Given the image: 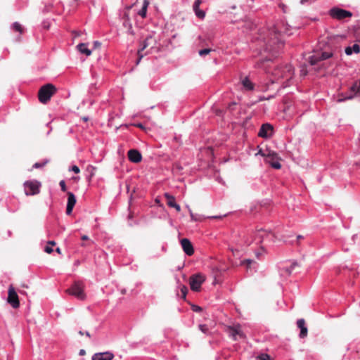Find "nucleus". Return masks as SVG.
Instances as JSON below:
<instances>
[{"label":"nucleus","mask_w":360,"mask_h":360,"mask_svg":"<svg viewBox=\"0 0 360 360\" xmlns=\"http://www.w3.org/2000/svg\"><path fill=\"white\" fill-rule=\"evenodd\" d=\"M82 120L84 121V122H86L89 120V117H82Z\"/></svg>","instance_id":"obj_52"},{"label":"nucleus","mask_w":360,"mask_h":360,"mask_svg":"<svg viewBox=\"0 0 360 360\" xmlns=\"http://www.w3.org/2000/svg\"><path fill=\"white\" fill-rule=\"evenodd\" d=\"M56 244L55 241L53 240H50L48 242V245H54Z\"/></svg>","instance_id":"obj_50"},{"label":"nucleus","mask_w":360,"mask_h":360,"mask_svg":"<svg viewBox=\"0 0 360 360\" xmlns=\"http://www.w3.org/2000/svg\"><path fill=\"white\" fill-rule=\"evenodd\" d=\"M303 238L302 236H300V235L297 236V239H300V238Z\"/></svg>","instance_id":"obj_55"},{"label":"nucleus","mask_w":360,"mask_h":360,"mask_svg":"<svg viewBox=\"0 0 360 360\" xmlns=\"http://www.w3.org/2000/svg\"><path fill=\"white\" fill-rule=\"evenodd\" d=\"M57 91L56 86L51 84H46L42 86L38 92V98L41 103H46Z\"/></svg>","instance_id":"obj_2"},{"label":"nucleus","mask_w":360,"mask_h":360,"mask_svg":"<svg viewBox=\"0 0 360 360\" xmlns=\"http://www.w3.org/2000/svg\"><path fill=\"white\" fill-rule=\"evenodd\" d=\"M49 162L48 160H44L42 162H36L33 165L32 167L34 169H39L44 167Z\"/></svg>","instance_id":"obj_34"},{"label":"nucleus","mask_w":360,"mask_h":360,"mask_svg":"<svg viewBox=\"0 0 360 360\" xmlns=\"http://www.w3.org/2000/svg\"><path fill=\"white\" fill-rule=\"evenodd\" d=\"M332 56H333V53L331 52H327V51L317 52L309 58V61L311 65H314L317 64L320 61L325 60H327V59L331 58Z\"/></svg>","instance_id":"obj_10"},{"label":"nucleus","mask_w":360,"mask_h":360,"mask_svg":"<svg viewBox=\"0 0 360 360\" xmlns=\"http://www.w3.org/2000/svg\"><path fill=\"white\" fill-rule=\"evenodd\" d=\"M121 20L124 21V20H130L129 14L127 11H123L121 15Z\"/></svg>","instance_id":"obj_37"},{"label":"nucleus","mask_w":360,"mask_h":360,"mask_svg":"<svg viewBox=\"0 0 360 360\" xmlns=\"http://www.w3.org/2000/svg\"><path fill=\"white\" fill-rule=\"evenodd\" d=\"M297 326L300 328V332L299 334L300 338H304L307 336L308 329L303 319H300L297 321Z\"/></svg>","instance_id":"obj_19"},{"label":"nucleus","mask_w":360,"mask_h":360,"mask_svg":"<svg viewBox=\"0 0 360 360\" xmlns=\"http://www.w3.org/2000/svg\"><path fill=\"white\" fill-rule=\"evenodd\" d=\"M122 25L127 29V32L129 34L134 35V31L132 27L131 20H124L122 21Z\"/></svg>","instance_id":"obj_26"},{"label":"nucleus","mask_w":360,"mask_h":360,"mask_svg":"<svg viewBox=\"0 0 360 360\" xmlns=\"http://www.w3.org/2000/svg\"><path fill=\"white\" fill-rule=\"evenodd\" d=\"M77 200L75 194L72 192H68V202L66 207V214H71L72 210L76 204Z\"/></svg>","instance_id":"obj_16"},{"label":"nucleus","mask_w":360,"mask_h":360,"mask_svg":"<svg viewBox=\"0 0 360 360\" xmlns=\"http://www.w3.org/2000/svg\"><path fill=\"white\" fill-rule=\"evenodd\" d=\"M360 92V79L359 81H356L349 88V94H341L338 98V102H343L346 100H349L353 98L355 95Z\"/></svg>","instance_id":"obj_7"},{"label":"nucleus","mask_w":360,"mask_h":360,"mask_svg":"<svg viewBox=\"0 0 360 360\" xmlns=\"http://www.w3.org/2000/svg\"><path fill=\"white\" fill-rule=\"evenodd\" d=\"M128 159L133 163H139L142 160L141 153L136 149H131L127 153Z\"/></svg>","instance_id":"obj_17"},{"label":"nucleus","mask_w":360,"mask_h":360,"mask_svg":"<svg viewBox=\"0 0 360 360\" xmlns=\"http://www.w3.org/2000/svg\"><path fill=\"white\" fill-rule=\"evenodd\" d=\"M178 288L181 292V295H179V293L177 295L180 296L182 299L185 300L188 292L187 287L185 285L179 283L178 285Z\"/></svg>","instance_id":"obj_27"},{"label":"nucleus","mask_w":360,"mask_h":360,"mask_svg":"<svg viewBox=\"0 0 360 360\" xmlns=\"http://www.w3.org/2000/svg\"><path fill=\"white\" fill-rule=\"evenodd\" d=\"M164 195L167 200V204L169 207H172L174 204L176 203L175 198L171 194L165 193Z\"/></svg>","instance_id":"obj_28"},{"label":"nucleus","mask_w":360,"mask_h":360,"mask_svg":"<svg viewBox=\"0 0 360 360\" xmlns=\"http://www.w3.org/2000/svg\"><path fill=\"white\" fill-rule=\"evenodd\" d=\"M252 264H255V262L250 259H246L240 261V265L246 266L248 269H250V271H252L251 265Z\"/></svg>","instance_id":"obj_31"},{"label":"nucleus","mask_w":360,"mask_h":360,"mask_svg":"<svg viewBox=\"0 0 360 360\" xmlns=\"http://www.w3.org/2000/svg\"><path fill=\"white\" fill-rule=\"evenodd\" d=\"M240 84L243 91H252L255 89V84L248 76L240 77Z\"/></svg>","instance_id":"obj_15"},{"label":"nucleus","mask_w":360,"mask_h":360,"mask_svg":"<svg viewBox=\"0 0 360 360\" xmlns=\"http://www.w3.org/2000/svg\"><path fill=\"white\" fill-rule=\"evenodd\" d=\"M114 354L111 352H98L92 356V360H112Z\"/></svg>","instance_id":"obj_20"},{"label":"nucleus","mask_w":360,"mask_h":360,"mask_svg":"<svg viewBox=\"0 0 360 360\" xmlns=\"http://www.w3.org/2000/svg\"><path fill=\"white\" fill-rule=\"evenodd\" d=\"M298 266V264L297 262L294 261L292 262L290 264V266H285L281 269V274H285L286 275H290L294 269Z\"/></svg>","instance_id":"obj_23"},{"label":"nucleus","mask_w":360,"mask_h":360,"mask_svg":"<svg viewBox=\"0 0 360 360\" xmlns=\"http://www.w3.org/2000/svg\"><path fill=\"white\" fill-rule=\"evenodd\" d=\"M139 4L138 1H136L135 4H133L131 5H129V6H127L125 8H124V11H127L129 13V10L131 9V8L136 5H137Z\"/></svg>","instance_id":"obj_41"},{"label":"nucleus","mask_w":360,"mask_h":360,"mask_svg":"<svg viewBox=\"0 0 360 360\" xmlns=\"http://www.w3.org/2000/svg\"><path fill=\"white\" fill-rule=\"evenodd\" d=\"M82 240H88L89 239V236H86V235H83L82 237H81Z\"/></svg>","instance_id":"obj_47"},{"label":"nucleus","mask_w":360,"mask_h":360,"mask_svg":"<svg viewBox=\"0 0 360 360\" xmlns=\"http://www.w3.org/2000/svg\"><path fill=\"white\" fill-rule=\"evenodd\" d=\"M293 27L283 21L276 23L274 27L269 31L268 37L264 39V51L271 54L273 58L282 49L284 45L283 35L288 36L293 34Z\"/></svg>","instance_id":"obj_1"},{"label":"nucleus","mask_w":360,"mask_h":360,"mask_svg":"<svg viewBox=\"0 0 360 360\" xmlns=\"http://www.w3.org/2000/svg\"><path fill=\"white\" fill-rule=\"evenodd\" d=\"M85 353H86V352L84 349H80V351L79 352V355H84V354H85Z\"/></svg>","instance_id":"obj_49"},{"label":"nucleus","mask_w":360,"mask_h":360,"mask_svg":"<svg viewBox=\"0 0 360 360\" xmlns=\"http://www.w3.org/2000/svg\"><path fill=\"white\" fill-rule=\"evenodd\" d=\"M212 51L211 49H204L199 51V55L200 56H205L207 54H209Z\"/></svg>","instance_id":"obj_35"},{"label":"nucleus","mask_w":360,"mask_h":360,"mask_svg":"<svg viewBox=\"0 0 360 360\" xmlns=\"http://www.w3.org/2000/svg\"><path fill=\"white\" fill-rule=\"evenodd\" d=\"M271 166L273 168H274V169H280V168L281 167V163H280V162H278V161H276V162H272L271 163Z\"/></svg>","instance_id":"obj_40"},{"label":"nucleus","mask_w":360,"mask_h":360,"mask_svg":"<svg viewBox=\"0 0 360 360\" xmlns=\"http://www.w3.org/2000/svg\"><path fill=\"white\" fill-rule=\"evenodd\" d=\"M84 285L82 282H75L73 285L67 290L68 292L75 297L79 300H84L86 298V294L84 291Z\"/></svg>","instance_id":"obj_5"},{"label":"nucleus","mask_w":360,"mask_h":360,"mask_svg":"<svg viewBox=\"0 0 360 360\" xmlns=\"http://www.w3.org/2000/svg\"><path fill=\"white\" fill-rule=\"evenodd\" d=\"M152 39L151 37H147L141 43V47L138 50V54L140 55L141 52L146 49L149 45V41Z\"/></svg>","instance_id":"obj_29"},{"label":"nucleus","mask_w":360,"mask_h":360,"mask_svg":"<svg viewBox=\"0 0 360 360\" xmlns=\"http://www.w3.org/2000/svg\"><path fill=\"white\" fill-rule=\"evenodd\" d=\"M181 245L183 250L187 255L191 256L194 253L193 247L188 238L181 239Z\"/></svg>","instance_id":"obj_18"},{"label":"nucleus","mask_w":360,"mask_h":360,"mask_svg":"<svg viewBox=\"0 0 360 360\" xmlns=\"http://www.w3.org/2000/svg\"><path fill=\"white\" fill-rule=\"evenodd\" d=\"M270 63H272V58L265 57L258 60L255 64V68L263 69L266 72H269L271 69Z\"/></svg>","instance_id":"obj_14"},{"label":"nucleus","mask_w":360,"mask_h":360,"mask_svg":"<svg viewBox=\"0 0 360 360\" xmlns=\"http://www.w3.org/2000/svg\"><path fill=\"white\" fill-rule=\"evenodd\" d=\"M70 170H72V172H74L75 173L77 174L79 172V168L77 166V165H73Z\"/></svg>","instance_id":"obj_44"},{"label":"nucleus","mask_w":360,"mask_h":360,"mask_svg":"<svg viewBox=\"0 0 360 360\" xmlns=\"http://www.w3.org/2000/svg\"><path fill=\"white\" fill-rule=\"evenodd\" d=\"M84 335H86V336L89 337V338L91 337L90 333L88 331H86L85 333H84Z\"/></svg>","instance_id":"obj_51"},{"label":"nucleus","mask_w":360,"mask_h":360,"mask_svg":"<svg viewBox=\"0 0 360 360\" xmlns=\"http://www.w3.org/2000/svg\"><path fill=\"white\" fill-rule=\"evenodd\" d=\"M330 15L337 20H343L345 18H351L352 13L338 7H334L329 11Z\"/></svg>","instance_id":"obj_9"},{"label":"nucleus","mask_w":360,"mask_h":360,"mask_svg":"<svg viewBox=\"0 0 360 360\" xmlns=\"http://www.w3.org/2000/svg\"><path fill=\"white\" fill-rule=\"evenodd\" d=\"M198 328L205 335H208L210 333V328L207 324H199Z\"/></svg>","instance_id":"obj_32"},{"label":"nucleus","mask_w":360,"mask_h":360,"mask_svg":"<svg viewBox=\"0 0 360 360\" xmlns=\"http://www.w3.org/2000/svg\"><path fill=\"white\" fill-rule=\"evenodd\" d=\"M59 185L62 191L65 192L67 191L66 184L64 180H61L59 183Z\"/></svg>","instance_id":"obj_39"},{"label":"nucleus","mask_w":360,"mask_h":360,"mask_svg":"<svg viewBox=\"0 0 360 360\" xmlns=\"http://www.w3.org/2000/svg\"><path fill=\"white\" fill-rule=\"evenodd\" d=\"M79 333L81 335H84V333L82 331H79Z\"/></svg>","instance_id":"obj_56"},{"label":"nucleus","mask_w":360,"mask_h":360,"mask_svg":"<svg viewBox=\"0 0 360 360\" xmlns=\"http://www.w3.org/2000/svg\"><path fill=\"white\" fill-rule=\"evenodd\" d=\"M77 48L81 53H84L87 56H90L91 53V51L88 49L86 44L80 43L77 46Z\"/></svg>","instance_id":"obj_25"},{"label":"nucleus","mask_w":360,"mask_h":360,"mask_svg":"<svg viewBox=\"0 0 360 360\" xmlns=\"http://www.w3.org/2000/svg\"><path fill=\"white\" fill-rule=\"evenodd\" d=\"M261 255H262V254H260V253H258V252H257V253H256V256H257V257L258 259H260V256H261Z\"/></svg>","instance_id":"obj_54"},{"label":"nucleus","mask_w":360,"mask_h":360,"mask_svg":"<svg viewBox=\"0 0 360 360\" xmlns=\"http://www.w3.org/2000/svg\"><path fill=\"white\" fill-rule=\"evenodd\" d=\"M101 43L98 41H95L94 42V46L95 48L99 47V46H101Z\"/></svg>","instance_id":"obj_46"},{"label":"nucleus","mask_w":360,"mask_h":360,"mask_svg":"<svg viewBox=\"0 0 360 360\" xmlns=\"http://www.w3.org/2000/svg\"><path fill=\"white\" fill-rule=\"evenodd\" d=\"M150 4L149 0H142L141 7L136 11V14L141 16L142 18H146L147 15V11Z\"/></svg>","instance_id":"obj_21"},{"label":"nucleus","mask_w":360,"mask_h":360,"mask_svg":"<svg viewBox=\"0 0 360 360\" xmlns=\"http://www.w3.org/2000/svg\"><path fill=\"white\" fill-rule=\"evenodd\" d=\"M205 276L201 273L195 274L190 277V287L193 291L198 292L202 284L205 281Z\"/></svg>","instance_id":"obj_6"},{"label":"nucleus","mask_w":360,"mask_h":360,"mask_svg":"<svg viewBox=\"0 0 360 360\" xmlns=\"http://www.w3.org/2000/svg\"><path fill=\"white\" fill-rule=\"evenodd\" d=\"M41 184L37 180L27 181L24 183V190L26 195H34L39 193Z\"/></svg>","instance_id":"obj_8"},{"label":"nucleus","mask_w":360,"mask_h":360,"mask_svg":"<svg viewBox=\"0 0 360 360\" xmlns=\"http://www.w3.org/2000/svg\"><path fill=\"white\" fill-rule=\"evenodd\" d=\"M7 301L14 309L18 308L20 306L18 295L12 285L8 288Z\"/></svg>","instance_id":"obj_11"},{"label":"nucleus","mask_w":360,"mask_h":360,"mask_svg":"<svg viewBox=\"0 0 360 360\" xmlns=\"http://www.w3.org/2000/svg\"><path fill=\"white\" fill-rule=\"evenodd\" d=\"M44 251H45L46 252H47V253L50 254V253H51V252L53 251V248H52L51 246H49V245H47L44 248Z\"/></svg>","instance_id":"obj_43"},{"label":"nucleus","mask_w":360,"mask_h":360,"mask_svg":"<svg viewBox=\"0 0 360 360\" xmlns=\"http://www.w3.org/2000/svg\"><path fill=\"white\" fill-rule=\"evenodd\" d=\"M201 3V0H195L193 4V10L197 17L200 19H202L205 16V13L203 11L200 10V4Z\"/></svg>","instance_id":"obj_22"},{"label":"nucleus","mask_w":360,"mask_h":360,"mask_svg":"<svg viewBox=\"0 0 360 360\" xmlns=\"http://www.w3.org/2000/svg\"><path fill=\"white\" fill-rule=\"evenodd\" d=\"M139 56V58H138V60L136 61V65H138L140 63V61H141V58L143 57V55H141V53Z\"/></svg>","instance_id":"obj_48"},{"label":"nucleus","mask_w":360,"mask_h":360,"mask_svg":"<svg viewBox=\"0 0 360 360\" xmlns=\"http://www.w3.org/2000/svg\"><path fill=\"white\" fill-rule=\"evenodd\" d=\"M139 127H142V124H139Z\"/></svg>","instance_id":"obj_57"},{"label":"nucleus","mask_w":360,"mask_h":360,"mask_svg":"<svg viewBox=\"0 0 360 360\" xmlns=\"http://www.w3.org/2000/svg\"><path fill=\"white\" fill-rule=\"evenodd\" d=\"M173 208H175V210L177 211V212H180L181 211V207L179 204L176 203V204H174L173 206L172 207Z\"/></svg>","instance_id":"obj_45"},{"label":"nucleus","mask_w":360,"mask_h":360,"mask_svg":"<svg viewBox=\"0 0 360 360\" xmlns=\"http://www.w3.org/2000/svg\"><path fill=\"white\" fill-rule=\"evenodd\" d=\"M56 251L58 253V254H60L61 253V250H60V248H57L56 249Z\"/></svg>","instance_id":"obj_53"},{"label":"nucleus","mask_w":360,"mask_h":360,"mask_svg":"<svg viewBox=\"0 0 360 360\" xmlns=\"http://www.w3.org/2000/svg\"><path fill=\"white\" fill-rule=\"evenodd\" d=\"M229 335L233 339V340H237L238 336L240 338H245V335L240 329V325L234 326H229L228 328Z\"/></svg>","instance_id":"obj_13"},{"label":"nucleus","mask_w":360,"mask_h":360,"mask_svg":"<svg viewBox=\"0 0 360 360\" xmlns=\"http://www.w3.org/2000/svg\"><path fill=\"white\" fill-rule=\"evenodd\" d=\"M274 238L275 236L272 232L260 229L255 233L254 241L256 244L264 243L268 245L274 242Z\"/></svg>","instance_id":"obj_4"},{"label":"nucleus","mask_w":360,"mask_h":360,"mask_svg":"<svg viewBox=\"0 0 360 360\" xmlns=\"http://www.w3.org/2000/svg\"><path fill=\"white\" fill-rule=\"evenodd\" d=\"M11 28L20 34H22L25 30L22 26L18 22H13L11 25Z\"/></svg>","instance_id":"obj_30"},{"label":"nucleus","mask_w":360,"mask_h":360,"mask_svg":"<svg viewBox=\"0 0 360 360\" xmlns=\"http://www.w3.org/2000/svg\"><path fill=\"white\" fill-rule=\"evenodd\" d=\"M257 155H259L262 157H267V158H270V157H274L276 153H275L274 152H271L269 151L268 153V154H266L262 149L259 150V151L257 152Z\"/></svg>","instance_id":"obj_33"},{"label":"nucleus","mask_w":360,"mask_h":360,"mask_svg":"<svg viewBox=\"0 0 360 360\" xmlns=\"http://www.w3.org/2000/svg\"><path fill=\"white\" fill-rule=\"evenodd\" d=\"M274 134V127L269 123L263 124L258 132V136L264 139H269Z\"/></svg>","instance_id":"obj_12"},{"label":"nucleus","mask_w":360,"mask_h":360,"mask_svg":"<svg viewBox=\"0 0 360 360\" xmlns=\"http://www.w3.org/2000/svg\"><path fill=\"white\" fill-rule=\"evenodd\" d=\"M272 74L278 78H283L286 80H289L292 78L294 68L290 64L281 65L274 68Z\"/></svg>","instance_id":"obj_3"},{"label":"nucleus","mask_w":360,"mask_h":360,"mask_svg":"<svg viewBox=\"0 0 360 360\" xmlns=\"http://www.w3.org/2000/svg\"><path fill=\"white\" fill-rule=\"evenodd\" d=\"M258 360H271V357L267 354H261L257 356Z\"/></svg>","instance_id":"obj_36"},{"label":"nucleus","mask_w":360,"mask_h":360,"mask_svg":"<svg viewBox=\"0 0 360 360\" xmlns=\"http://www.w3.org/2000/svg\"><path fill=\"white\" fill-rule=\"evenodd\" d=\"M360 52V46L358 44H354L352 46H347L345 49V53L347 56H351L353 53H359Z\"/></svg>","instance_id":"obj_24"},{"label":"nucleus","mask_w":360,"mask_h":360,"mask_svg":"<svg viewBox=\"0 0 360 360\" xmlns=\"http://www.w3.org/2000/svg\"><path fill=\"white\" fill-rule=\"evenodd\" d=\"M188 211H189V213H190V216H191V220L196 221L198 220V219L196 218L195 214L192 212V210L188 207Z\"/></svg>","instance_id":"obj_42"},{"label":"nucleus","mask_w":360,"mask_h":360,"mask_svg":"<svg viewBox=\"0 0 360 360\" xmlns=\"http://www.w3.org/2000/svg\"><path fill=\"white\" fill-rule=\"evenodd\" d=\"M191 309L195 312H200L202 310V307L195 304L191 305Z\"/></svg>","instance_id":"obj_38"}]
</instances>
